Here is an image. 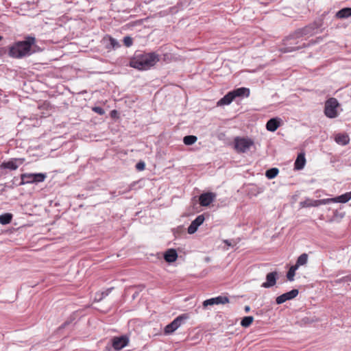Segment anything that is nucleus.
Returning a JSON list of instances; mask_svg holds the SVG:
<instances>
[{
    "label": "nucleus",
    "instance_id": "obj_6",
    "mask_svg": "<svg viewBox=\"0 0 351 351\" xmlns=\"http://www.w3.org/2000/svg\"><path fill=\"white\" fill-rule=\"evenodd\" d=\"M339 104L336 98L330 97L325 102L324 114L330 118H336L338 116L337 108Z\"/></svg>",
    "mask_w": 351,
    "mask_h": 351
},
{
    "label": "nucleus",
    "instance_id": "obj_2",
    "mask_svg": "<svg viewBox=\"0 0 351 351\" xmlns=\"http://www.w3.org/2000/svg\"><path fill=\"white\" fill-rule=\"evenodd\" d=\"M159 56L155 52H136L130 60V66L138 70H147L159 61Z\"/></svg>",
    "mask_w": 351,
    "mask_h": 351
},
{
    "label": "nucleus",
    "instance_id": "obj_32",
    "mask_svg": "<svg viewBox=\"0 0 351 351\" xmlns=\"http://www.w3.org/2000/svg\"><path fill=\"white\" fill-rule=\"evenodd\" d=\"M345 215L344 213H339L338 210H333V216L330 219V221L335 220L337 218L342 219Z\"/></svg>",
    "mask_w": 351,
    "mask_h": 351
},
{
    "label": "nucleus",
    "instance_id": "obj_7",
    "mask_svg": "<svg viewBox=\"0 0 351 351\" xmlns=\"http://www.w3.org/2000/svg\"><path fill=\"white\" fill-rule=\"evenodd\" d=\"M189 318V315L187 314H182L177 317L173 321H172L170 324H167L165 327L164 332L166 335H169L173 333L176 330H177L184 322Z\"/></svg>",
    "mask_w": 351,
    "mask_h": 351
},
{
    "label": "nucleus",
    "instance_id": "obj_8",
    "mask_svg": "<svg viewBox=\"0 0 351 351\" xmlns=\"http://www.w3.org/2000/svg\"><path fill=\"white\" fill-rule=\"evenodd\" d=\"M25 161L24 158H12L8 161L3 162L0 165V169H10L12 171L16 170L19 165H22L23 162Z\"/></svg>",
    "mask_w": 351,
    "mask_h": 351
},
{
    "label": "nucleus",
    "instance_id": "obj_41",
    "mask_svg": "<svg viewBox=\"0 0 351 351\" xmlns=\"http://www.w3.org/2000/svg\"><path fill=\"white\" fill-rule=\"evenodd\" d=\"M250 307L249 306H245V311L246 313L249 312V311H250Z\"/></svg>",
    "mask_w": 351,
    "mask_h": 351
},
{
    "label": "nucleus",
    "instance_id": "obj_18",
    "mask_svg": "<svg viewBox=\"0 0 351 351\" xmlns=\"http://www.w3.org/2000/svg\"><path fill=\"white\" fill-rule=\"evenodd\" d=\"M280 126V119L271 118L267 121L266 128L268 131L275 132Z\"/></svg>",
    "mask_w": 351,
    "mask_h": 351
},
{
    "label": "nucleus",
    "instance_id": "obj_40",
    "mask_svg": "<svg viewBox=\"0 0 351 351\" xmlns=\"http://www.w3.org/2000/svg\"><path fill=\"white\" fill-rule=\"evenodd\" d=\"M118 112L116 110H111V118H117L118 117Z\"/></svg>",
    "mask_w": 351,
    "mask_h": 351
},
{
    "label": "nucleus",
    "instance_id": "obj_28",
    "mask_svg": "<svg viewBox=\"0 0 351 351\" xmlns=\"http://www.w3.org/2000/svg\"><path fill=\"white\" fill-rule=\"evenodd\" d=\"M308 261V255L306 253L302 254L297 259L296 263L295 265H298L299 267L300 265H304L307 263Z\"/></svg>",
    "mask_w": 351,
    "mask_h": 351
},
{
    "label": "nucleus",
    "instance_id": "obj_5",
    "mask_svg": "<svg viewBox=\"0 0 351 351\" xmlns=\"http://www.w3.org/2000/svg\"><path fill=\"white\" fill-rule=\"evenodd\" d=\"M322 25V21H314L308 25L296 29V35L303 37L304 36H313L318 32V29Z\"/></svg>",
    "mask_w": 351,
    "mask_h": 351
},
{
    "label": "nucleus",
    "instance_id": "obj_20",
    "mask_svg": "<svg viewBox=\"0 0 351 351\" xmlns=\"http://www.w3.org/2000/svg\"><path fill=\"white\" fill-rule=\"evenodd\" d=\"M350 199V195L348 193H346L343 195H339L334 198L325 199L326 202H337V203H346Z\"/></svg>",
    "mask_w": 351,
    "mask_h": 351
},
{
    "label": "nucleus",
    "instance_id": "obj_16",
    "mask_svg": "<svg viewBox=\"0 0 351 351\" xmlns=\"http://www.w3.org/2000/svg\"><path fill=\"white\" fill-rule=\"evenodd\" d=\"M325 199H317L313 200L309 198L306 199L304 201L300 202V206L302 207H316L319 206L321 204H325Z\"/></svg>",
    "mask_w": 351,
    "mask_h": 351
},
{
    "label": "nucleus",
    "instance_id": "obj_14",
    "mask_svg": "<svg viewBox=\"0 0 351 351\" xmlns=\"http://www.w3.org/2000/svg\"><path fill=\"white\" fill-rule=\"evenodd\" d=\"M204 215H198L190 224L189 226L187 231L190 234H194L198 229L199 226H200L204 221Z\"/></svg>",
    "mask_w": 351,
    "mask_h": 351
},
{
    "label": "nucleus",
    "instance_id": "obj_15",
    "mask_svg": "<svg viewBox=\"0 0 351 351\" xmlns=\"http://www.w3.org/2000/svg\"><path fill=\"white\" fill-rule=\"evenodd\" d=\"M278 278L277 271L269 272L266 276V282H263L261 285L264 288H270L274 286L276 283Z\"/></svg>",
    "mask_w": 351,
    "mask_h": 351
},
{
    "label": "nucleus",
    "instance_id": "obj_3",
    "mask_svg": "<svg viewBox=\"0 0 351 351\" xmlns=\"http://www.w3.org/2000/svg\"><path fill=\"white\" fill-rule=\"evenodd\" d=\"M301 38L296 35V31H295L283 40L284 47H281L280 51L282 53H288L309 47L310 44L300 43L299 39Z\"/></svg>",
    "mask_w": 351,
    "mask_h": 351
},
{
    "label": "nucleus",
    "instance_id": "obj_43",
    "mask_svg": "<svg viewBox=\"0 0 351 351\" xmlns=\"http://www.w3.org/2000/svg\"><path fill=\"white\" fill-rule=\"evenodd\" d=\"M224 243L228 245H231V243H230V241L228 240H225L224 241Z\"/></svg>",
    "mask_w": 351,
    "mask_h": 351
},
{
    "label": "nucleus",
    "instance_id": "obj_26",
    "mask_svg": "<svg viewBox=\"0 0 351 351\" xmlns=\"http://www.w3.org/2000/svg\"><path fill=\"white\" fill-rule=\"evenodd\" d=\"M279 173L278 168L274 167L266 171L265 176L268 179H273L277 176Z\"/></svg>",
    "mask_w": 351,
    "mask_h": 351
},
{
    "label": "nucleus",
    "instance_id": "obj_29",
    "mask_svg": "<svg viewBox=\"0 0 351 351\" xmlns=\"http://www.w3.org/2000/svg\"><path fill=\"white\" fill-rule=\"evenodd\" d=\"M197 140V136L193 135H188L184 137L183 142L186 145H191L194 144Z\"/></svg>",
    "mask_w": 351,
    "mask_h": 351
},
{
    "label": "nucleus",
    "instance_id": "obj_46",
    "mask_svg": "<svg viewBox=\"0 0 351 351\" xmlns=\"http://www.w3.org/2000/svg\"><path fill=\"white\" fill-rule=\"evenodd\" d=\"M3 39V37L0 36V41Z\"/></svg>",
    "mask_w": 351,
    "mask_h": 351
},
{
    "label": "nucleus",
    "instance_id": "obj_44",
    "mask_svg": "<svg viewBox=\"0 0 351 351\" xmlns=\"http://www.w3.org/2000/svg\"><path fill=\"white\" fill-rule=\"evenodd\" d=\"M348 193L349 194V195H350V199H351V191L350 192H348Z\"/></svg>",
    "mask_w": 351,
    "mask_h": 351
},
{
    "label": "nucleus",
    "instance_id": "obj_36",
    "mask_svg": "<svg viewBox=\"0 0 351 351\" xmlns=\"http://www.w3.org/2000/svg\"><path fill=\"white\" fill-rule=\"evenodd\" d=\"M348 281H351V276H344V277L340 278L339 280H338L339 282H348Z\"/></svg>",
    "mask_w": 351,
    "mask_h": 351
},
{
    "label": "nucleus",
    "instance_id": "obj_9",
    "mask_svg": "<svg viewBox=\"0 0 351 351\" xmlns=\"http://www.w3.org/2000/svg\"><path fill=\"white\" fill-rule=\"evenodd\" d=\"M253 141L248 138H239L235 139V149L241 153H245L252 145Z\"/></svg>",
    "mask_w": 351,
    "mask_h": 351
},
{
    "label": "nucleus",
    "instance_id": "obj_30",
    "mask_svg": "<svg viewBox=\"0 0 351 351\" xmlns=\"http://www.w3.org/2000/svg\"><path fill=\"white\" fill-rule=\"evenodd\" d=\"M253 321L254 317L252 316H246L242 319L241 322V325L243 327L247 328L249 327L252 324Z\"/></svg>",
    "mask_w": 351,
    "mask_h": 351
},
{
    "label": "nucleus",
    "instance_id": "obj_31",
    "mask_svg": "<svg viewBox=\"0 0 351 351\" xmlns=\"http://www.w3.org/2000/svg\"><path fill=\"white\" fill-rule=\"evenodd\" d=\"M108 295V289L106 291L97 292L95 293V301L99 302L104 298L107 297Z\"/></svg>",
    "mask_w": 351,
    "mask_h": 351
},
{
    "label": "nucleus",
    "instance_id": "obj_22",
    "mask_svg": "<svg viewBox=\"0 0 351 351\" xmlns=\"http://www.w3.org/2000/svg\"><path fill=\"white\" fill-rule=\"evenodd\" d=\"M235 99L234 95L232 91L228 93L223 96L219 101L218 105H228Z\"/></svg>",
    "mask_w": 351,
    "mask_h": 351
},
{
    "label": "nucleus",
    "instance_id": "obj_24",
    "mask_svg": "<svg viewBox=\"0 0 351 351\" xmlns=\"http://www.w3.org/2000/svg\"><path fill=\"white\" fill-rule=\"evenodd\" d=\"M12 214L5 213L0 215V223L2 225L9 224L12 219Z\"/></svg>",
    "mask_w": 351,
    "mask_h": 351
},
{
    "label": "nucleus",
    "instance_id": "obj_17",
    "mask_svg": "<svg viewBox=\"0 0 351 351\" xmlns=\"http://www.w3.org/2000/svg\"><path fill=\"white\" fill-rule=\"evenodd\" d=\"M178 258V253L175 249L171 248L168 249L165 253H164V259L167 263H173L175 262Z\"/></svg>",
    "mask_w": 351,
    "mask_h": 351
},
{
    "label": "nucleus",
    "instance_id": "obj_33",
    "mask_svg": "<svg viewBox=\"0 0 351 351\" xmlns=\"http://www.w3.org/2000/svg\"><path fill=\"white\" fill-rule=\"evenodd\" d=\"M123 41L125 46H126L127 47H131L133 44V38L129 36H125L123 38Z\"/></svg>",
    "mask_w": 351,
    "mask_h": 351
},
{
    "label": "nucleus",
    "instance_id": "obj_45",
    "mask_svg": "<svg viewBox=\"0 0 351 351\" xmlns=\"http://www.w3.org/2000/svg\"><path fill=\"white\" fill-rule=\"evenodd\" d=\"M348 193L349 194V195H350V199H351V191L350 192H348Z\"/></svg>",
    "mask_w": 351,
    "mask_h": 351
},
{
    "label": "nucleus",
    "instance_id": "obj_37",
    "mask_svg": "<svg viewBox=\"0 0 351 351\" xmlns=\"http://www.w3.org/2000/svg\"><path fill=\"white\" fill-rule=\"evenodd\" d=\"M322 40V37H317L315 40H311L308 44H310V46L314 44H316L320 42Z\"/></svg>",
    "mask_w": 351,
    "mask_h": 351
},
{
    "label": "nucleus",
    "instance_id": "obj_13",
    "mask_svg": "<svg viewBox=\"0 0 351 351\" xmlns=\"http://www.w3.org/2000/svg\"><path fill=\"white\" fill-rule=\"evenodd\" d=\"M216 194L212 192H207L201 194L199 197V202L201 206H208L215 199Z\"/></svg>",
    "mask_w": 351,
    "mask_h": 351
},
{
    "label": "nucleus",
    "instance_id": "obj_11",
    "mask_svg": "<svg viewBox=\"0 0 351 351\" xmlns=\"http://www.w3.org/2000/svg\"><path fill=\"white\" fill-rule=\"evenodd\" d=\"M129 342L127 336L123 335L118 337H114L112 340L111 346L116 350H119L125 347Z\"/></svg>",
    "mask_w": 351,
    "mask_h": 351
},
{
    "label": "nucleus",
    "instance_id": "obj_10",
    "mask_svg": "<svg viewBox=\"0 0 351 351\" xmlns=\"http://www.w3.org/2000/svg\"><path fill=\"white\" fill-rule=\"evenodd\" d=\"M299 293V291L296 289H293L290 291L285 293L276 298V302L277 304H281L288 300L295 298Z\"/></svg>",
    "mask_w": 351,
    "mask_h": 351
},
{
    "label": "nucleus",
    "instance_id": "obj_4",
    "mask_svg": "<svg viewBox=\"0 0 351 351\" xmlns=\"http://www.w3.org/2000/svg\"><path fill=\"white\" fill-rule=\"evenodd\" d=\"M47 175L43 173H22L21 175V182L20 186L25 185L26 184H33L44 182Z\"/></svg>",
    "mask_w": 351,
    "mask_h": 351
},
{
    "label": "nucleus",
    "instance_id": "obj_38",
    "mask_svg": "<svg viewBox=\"0 0 351 351\" xmlns=\"http://www.w3.org/2000/svg\"><path fill=\"white\" fill-rule=\"evenodd\" d=\"M93 110L95 112H97L98 114H103L104 113V110L100 108V107H95L93 108Z\"/></svg>",
    "mask_w": 351,
    "mask_h": 351
},
{
    "label": "nucleus",
    "instance_id": "obj_1",
    "mask_svg": "<svg viewBox=\"0 0 351 351\" xmlns=\"http://www.w3.org/2000/svg\"><path fill=\"white\" fill-rule=\"evenodd\" d=\"M35 43V37L27 36L24 40L16 42L10 46L8 54L10 57L17 59L29 56L33 53L32 47Z\"/></svg>",
    "mask_w": 351,
    "mask_h": 351
},
{
    "label": "nucleus",
    "instance_id": "obj_35",
    "mask_svg": "<svg viewBox=\"0 0 351 351\" xmlns=\"http://www.w3.org/2000/svg\"><path fill=\"white\" fill-rule=\"evenodd\" d=\"M145 168V164L143 161H139L136 165V169L138 170V171H143L144 170Z\"/></svg>",
    "mask_w": 351,
    "mask_h": 351
},
{
    "label": "nucleus",
    "instance_id": "obj_23",
    "mask_svg": "<svg viewBox=\"0 0 351 351\" xmlns=\"http://www.w3.org/2000/svg\"><path fill=\"white\" fill-rule=\"evenodd\" d=\"M351 16V8H344L336 13V17L338 19H346Z\"/></svg>",
    "mask_w": 351,
    "mask_h": 351
},
{
    "label": "nucleus",
    "instance_id": "obj_12",
    "mask_svg": "<svg viewBox=\"0 0 351 351\" xmlns=\"http://www.w3.org/2000/svg\"><path fill=\"white\" fill-rule=\"evenodd\" d=\"M229 302V298L227 296L219 295L216 298H212L203 302V306H213L214 304H224Z\"/></svg>",
    "mask_w": 351,
    "mask_h": 351
},
{
    "label": "nucleus",
    "instance_id": "obj_25",
    "mask_svg": "<svg viewBox=\"0 0 351 351\" xmlns=\"http://www.w3.org/2000/svg\"><path fill=\"white\" fill-rule=\"evenodd\" d=\"M335 141L337 143L346 145L349 143L348 136L346 134H338L335 137Z\"/></svg>",
    "mask_w": 351,
    "mask_h": 351
},
{
    "label": "nucleus",
    "instance_id": "obj_34",
    "mask_svg": "<svg viewBox=\"0 0 351 351\" xmlns=\"http://www.w3.org/2000/svg\"><path fill=\"white\" fill-rule=\"evenodd\" d=\"M121 47L120 43L114 38L111 37V47L114 49Z\"/></svg>",
    "mask_w": 351,
    "mask_h": 351
},
{
    "label": "nucleus",
    "instance_id": "obj_19",
    "mask_svg": "<svg viewBox=\"0 0 351 351\" xmlns=\"http://www.w3.org/2000/svg\"><path fill=\"white\" fill-rule=\"evenodd\" d=\"M306 163V158L304 153H300L294 162V169L301 170L304 168Z\"/></svg>",
    "mask_w": 351,
    "mask_h": 351
},
{
    "label": "nucleus",
    "instance_id": "obj_27",
    "mask_svg": "<svg viewBox=\"0 0 351 351\" xmlns=\"http://www.w3.org/2000/svg\"><path fill=\"white\" fill-rule=\"evenodd\" d=\"M298 269V265H292L289 271L287 273V278L289 281H293L294 280V276L295 275V271Z\"/></svg>",
    "mask_w": 351,
    "mask_h": 351
},
{
    "label": "nucleus",
    "instance_id": "obj_21",
    "mask_svg": "<svg viewBox=\"0 0 351 351\" xmlns=\"http://www.w3.org/2000/svg\"><path fill=\"white\" fill-rule=\"evenodd\" d=\"M234 97H248L250 95V89L245 87L236 88L232 91Z\"/></svg>",
    "mask_w": 351,
    "mask_h": 351
},
{
    "label": "nucleus",
    "instance_id": "obj_39",
    "mask_svg": "<svg viewBox=\"0 0 351 351\" xmlns=\"http://www.w3.org/2000/svg\"><path fill=\"white\" fill-rule=\"evenodd\" d=\"M71 323L70 321H66L64 324H62L59 328L58 330H61L65 328L68 325Z\"/></svg>",
    "mask_w": 351,
    "mask_h": 351
},
{
    "label": "nucleus",
    "instance_id": "obj_42",
    "mask_svg": "<svg viewBox=\"0 0 351 351\" xmlns=\"http://www.w3.org/2000/svg\"><path fill=\"white\" fill-rule=\"evenodd\" d=\"M205 261L208 263L210 261V258L209 256H206L205 258H204Z\"/></svg>",
    "mask_w": 351,
    "mask_h": 351
}]
</instances>
